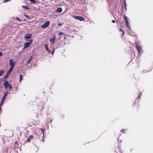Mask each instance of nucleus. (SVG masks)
I'll return each instance as SVG.
<instances>
[{"instance_id":"nucleus-35","label":"nucleus","mask_w":153,"mask_h":153,"mask_svg":"<svg viewBox=\"0 0 153 153\" xmlns=\"http://www.w3.org/2000/svg\"><path fill=\"white\" fill-rule=\"evenodd\" d=\"M1 109V106H0V110Z\"/></svg>"},{"instance_id":"nucleus-14","label":"nucleus","mask_w":153,"mask_h":153,"mask_svg":"<svg viewBox=\"0 0 153 153\" xmlns=\"http://www.w3.org/2000/svg\"><path fill=\"white\" fill-rule=\"evenodd\" d=\"M62 9L61 8H58L57 9V12L60 13L62 12Z\"/></svg>"},{"instance_id":"nucleus-27","label":"nucleus","mask_w":153,"mask_h":153,"mask_svg":"<svg viewBox=\"0 0 153 153\" xmlns=\"http://www.w3.org/2000/svg\"><path fill=\"white\" fill-rule=\"evenodd\" d=\"M22 7H23L24 8H25V9H28V8L26 6H22Z\"/></svg>"},{"instance_id":"nucleus-9","label":"nucleus","mask_w":153,"mask_h":153,"mask_svg":"<svg viewBox=\"0 0 153 153\" xmlns=\"http://www.w3.org/2000/svg\"><path fill=\"white\" fill-rule=\"evenodd\" d=\"M56 36H53V38L51 39H50V41L52 43H54L55 40H56Z\"/></svg>"},{"instance_id":"nucleus-36","label":"nucleus","mask_w":153,"mask_h":153,"mask_svg":"<svg viewBox=\"0 0 153 153\" xmlns=\"http://www.w3.org/2000/svg\"><path fill=\"white\" fill-rule=\"evenodd\" d=\"M64 39H66V37H64Z\"/></svg>"},{"instance_id":"nucleus-16","label":"nucleus","mask_w":153,"mask_h":153,"mask_svg":"<svg viewBox=\"0 0 153 153\" xmlns=\"http://www.w3.org/2000/svg\"><path fill=\"white\" fill-rule=\"evenodd\" d=\"M123 3H124V8H125V10H126L127 5H126V1H124Z\"/></svg>"},{"instance_id":"nucleus-5","label":"nucleus","mask_w":153,"mask_h":153,"mask_svg":"<svg viewBox=\"0 0 153 153\" xmlns=\"http://www.w3.org/2000/svg\"><path fill=\"white\" fill-rule=\"evenodd\" d=\"M73 17L80 21H83L85 20L84 18L82 16L73 15Z\"/></svg>"},{"instance_id":"nucleus-28","label":"nucleus","mask_w":153,"mask_h":153,"mask_svg":"<svg viewBox=\"0 0 153 153\" xmlns=\"http://www.w3.org/2000/svg\"><path fill=\"white\" fill-rule=\"evenodd\" d=\"M17 142H16L15 143V146L16 147L17 146Z\"/></svg>"},{"instance_id":"nucleus-15","label":"nucleus","mask_w":153,"mask_h":153,"mask_svg":"<svg viewBox=\"0 0 153 153\" xmlns=\"http://www.w3.org/2000/svg\"><path fill=\"white\" fill-rule=\"evenodd\" d=\"M141 95V93H140L138 95L137 98L136 99V100H137V101H139V100L140 99V98Z\"/></svg>"},{"instance_id":"nucleus-10","label":"nucleus","mask_w":153,"mask_h":153,"mask_svg":"<svg viewBox=\"0 0 153 153\" xmlns=\"http://www.w3.org/2000/svg\"><path fill=\"white\" fill-rule=\"evenodd\" d=\"M44 46L46 50L47 51H48L49 53H51V51L50 50H49L48 49V44H46L44 45Z\"/></svg>"},{"instance_id":"nucleus-33","label":"nucleus","mask_w":153,"mask_h":153,"mask_svg":"<svg viewBox=\"0 0 153 153\" xmlns=\"http://www.w3.org/2000/svg\"><path fill=\"white\" fill-rule=\"evenodd\" d=\"M112 22L113 23H115V21L114 20H112Z\"/></svg>"},{"instance_id":"nucleus-13","label":"nucleus","mask_w":153,"mask_h":153,"mask_svg":"<svg viewBox=\"0 0 153 153\" xmlns=\"http://www.w3.org/2000/svg\"><path fill=\"white\" fill-rule=\"evenodd\" d=\"M32 59V56H31L30 58V59H29L26 62V64H29V63H30V62H31V59Z\"/></svg>"},{"instance_id":"nucleus-23","label":"nucleus","mask_w":153,"mask_h":153,"mask_svg":"<svg viewBox=\"0 0 153 153\" xmlns=\"http://www.w3.org/2000/svg\"><path fill=\"white\" fill-rule=\"evenodd\" d=\"M29 1L32 3H34L36 2L35 0H29Z\"/></svg>"},{"instance_id":"nucleus-25","label":"nucleus","mask_w":153,"mask_h":153,"mask_svg":"<svg viewBox=\"0 0 153 153\" xmlns=\"http://www.w3.org/2000/svg\"><path fill=\"white\" fill-rule=\"evenodd\" d=\"M59 35H64V34L63 32H61L59 33Z\"/></svg>"},{"instance_id":"nucleus-37","label":"nucleus","mask_w":153,"mask_h":153,"mask_svg":"<svg viewBox=\"0 0 153 153\" xmlns=\"http://www.w3.org/2000/svg\"><path fill=\"white\" fill-rule=\"evenodd\" d=\"M26 16H27V17H28V16H27V15H26Z\"/></svg>"},{"instance_id":"nucleus-30","label":"nucleus","mask_w":153,"mask_h":153,"mask_svg":"<svg viewBox=\"0 0 153 153\" xmlns=\"http://www.w3.org/2000/svg\"><path fill=\"white\" fill-rule=\"evenodd\" d=\"M125 129H122L121 130V132H124V131H125Z\"/></svg>"},{"instance_id":"nucleus-18","label":"nucleus","mask_w":153,"mask_h":153,"mask_svg":"<svg viewBox=\"0 0 153 153\" xmlns=\"http://www.w3.org/2000/svg\"><path fill=\"white\" fill-rule=\"evenodd\" d=\"M4 71L3 70H0V76H1L4 74Z\"/></svg>"},{"instance_id":"nucleus-3","label":"nucleus","mask_w":153,"mask_h":153,"mask_svg":"<svg viewBox=\"0 0 153 153\" xmlns=\"http://www.w3.org/2000/svg\"><path fill=\"white\" fill-rule=\"evenodd\" d=\"M136 48L138 53H140L142 49L139 42H137L135 43Z\"/></svg>"},{"instance_id":"nucleus-17","label":"nucleus","mask_w":153,"mask_h":153,"mask_svg":"<svg viewBox=\"0 0 153 153\" xmlns=\"http://www.w3.org/2000/svg\"><path fill=\"white\" fill-rule=\"evenodd\" d=\"M40 130H41V131H42V134L43 135V137L44 138V137L45 136V135H44V133H45V134H46V132L45 131H44L43 129H42V128H41L40 129Z\"/></svg>"},{"instance_id":"nucleus-8","label":"nucleus","mask_w":153,"mask_h":153,"mask_svg":"<svg viewBox=\"0 0 153 153\" xmlns=\"http://www.w3.org/2000/svg\"><path fill=\"white\" fill-rule=\"evenodd\" d=\"M32 36L31 34H27L25 36V38L26 39H29L31 38Z\"/></svg>"},{"instance_id":"nucleus-31","label":"nucleus","mask_w":153,"mask_h":153,"mask_svg":"<svg viewBox=\"0 0 153 153\" xmlns=\"http://www.w3.org/2000/svg\"><path fill=\"white\" fill-rule=\"evenodd\" d=\"M17 20H19V21L21 22V20L18 18H16Z\"/></svg>"},{"instance_id":"nucleus-21","label":"nucleus","mask_w":153,"mask_h":153,"mask_svg":"<svg viewBox=\"0 0 153 153\" xmlns=\"http://www.w3.org/2000/svg\"><path fill=\"white\" fill-rule=\"evenodd\" d=\"M20 76V82L21 81L22 79V74H20L19 75Z\"/></svg>"},{"instance_id":"nucleus-20","label":"nucleus","mask_w":153,"mask_h":153,"mask_svg":"<svg viewBox=\"0 0 153 153\" xmlns=\"http://www.w3.org/2000/svg\"><path fill=\"white\" fill-rule=\"evenodd\" d=\"M10 74L8 72H7L6 74L4 76V78H7L8 76L10 75Z\"/></svg>"},{"instance_id":"nucleus-12","label":"nucleus","mask_w":153,"mask_h":153,"mask_svg":"<svg viewBox=\"0 0 153 153\" xmlns=\"http://www.w3.org/2000/svg\"><path fill=\"white\" fill-rule=\"evenodd\" d=\"M7 94H8L7 92L4 94V95L2 97V100H4V101L5 100L6 97L7 96Z\"/></svg>"},{"instance_id":"nucleus-11","label":"nucleus","mask_w":153,"mask_h":153,"mask_svg":"<svg viewBox=\"0 0 153 153\" xmlns=\"http://www.w3.org/2000/svg\"><path fill=\"white\" fill-rule=\"evenodd\" d=\"M33 138V136L31 135L27 139L26 141L27 142H30V140L32 139Z\"/></svg>"},{"instance_id":"nucleus-26","label":"nucleus","mask_w":153,"mask_h":153,"mask_svg":"<svg viewBox=\"0 0 153 153\" xmlns=\"http://www.w3.org/2000/svg\"><path fill=\"white\" fill-rule=\"evenodd\" d=\"M10 0H4V1L3 2H8V1H10Z\"/></svg>"},{"instance_id":"nucleus-29","label":"nucleus","mask_w":153,"mask_h":153,"mask_svg":"<svg viewBox=\"0 0 153 153\" xmlns=\"http://www.w3.org/2000/svg\"><path fill=\"white\" fill-rule=\"evenodd\" d=\"M2 55V53L0 52V56H1Z\"/></svg>"},{"instance_id":"nucleus-4","label":"nucleus","mask_w":153,"mask_h":153,"mask_svg":"<svg viewBox=\"0 0 153 153\" xmlns=\"http://www.w3.org/2000/svg\"><path fill=\"white\" fill-rule=\"evenodd\" d=\"M128 18L126 16H125V20L126 22V27L129 30L131 29V27L129 25V22L128 20Z\"/></svg>"},{"instance_id":"nucleus-19","label":"nucleus","mask_w":153,"mask_h":153,"mask_svg":"<svg viewBox=\"0 0 153 153\" xmlns=\"http://www.w3.org/2000/svg\"><path fill=\"white\" fill-rule=\"evenodd\" d=\"M13 69V68H10L7 71V72H8L10 74Z\"/></svg>"},{"instance_id":"nucleus-32","label":"nucleus","mask_w":153,"mask_h":153,"mask_svg":"<svg viewBox=\"0 0 153 153\" xmlns=\"http://www.w3.org/2000/svg\"><path fill=\"white\" fill-rule=\"evenodd\" d=\"M54 50H53V51H52V55L53 54V53H54Z\"/></svg>"},{"instance_id":"nucleus-1","label":"nucleus","mask_w":153,"mask_h":153,"mask_svg":"<svg viewBox=\"0 0 153 153\" xmlns=\"http://www.w3.org/2000/svg\"><path fill=\"white\" fill-rule=\"evenodd\" d=\"M33 41L32 39L29 40L28 42H26L24 44V48H26L30 46V44H31Z\"/></svg>"},{"instance_id":"nucleus-24","label":"nucleus","mask_w":153,"mask_h":153,"mask_svg":"<svg viewBox=\"0 0 153 153\" xmlns=\"http://www.w3.org/2000/svg\"><path fill=\"white\" fill-rule=\"evenodd\" d=\"M4 101V100H2L1 101V103H0V106H1V105L3 104Z\"/></svg>"},{"instance_id":"nucleus-34","label":"nucleus","mask_w":153,"mask_h":153,"mask_svg":"<svg viewBox=\"0 0 153 153\" xmlns=\"http://www.w3.org/2000/svg\"><path fill=\"white\" fill-rule=\"evenodd\" d=\"M58 25H59V26H60V25H61V24H60V23H59V24Z\"/></svg>"},{"instance_id":"nucleus-2","label":"nucleus","mask_w":153,"mask_h":153,"mask_svg":"<svg viewBox=\"0 0 153 153\" xmlns=\"http://www.w3.org/2000/svg\"><path fill=\"white\" fill-rule=\"evenodd\" d=\"M4 85L6 89L9 88L10 89H11L12 88V86L9 84L7 81H5V82H4Z\"/></svg>"},{"instance_id":"nucleus-22","label":"nucleus","mask_w":153,"mask_h":153,"mask_svg":"<svg viewBox=\"0 0 153 153\" xmlns=\"http://www.w3.org/2000/svg\"><path fill=\"white\" fill-rule=\"evenodd\" d=\"M119 31L122 32V36H123V35L124 33L123 31L122 30V29H120V28L119 29Z\"/></svg>"},{"instance_id":"nucleus-6","label":"nucleus","mask_w":153,"mask_h":153,"mask_svg":"<svg viewBox=\"0 0 153 153\" xmlns=\"http://www.w3.org/2000/svg\"><path fill=\"white\" fill-rule=\"evenodd\" d=\"M9 65L10 67V68H13L15 66V62L13 61V59H10L9 61Z\"/></svg>"},{"instance_id":"nucleus-7","label":"nucleus","mask_w":153,"mask_h":153,"mask_svg":"<svg viewBox=\"0 0 153 153\" xmlns=\"http://www.w3.org/2000/svg\"><path fill=\"white\" fill-rule=\"evenodd\" d=\"M50 22L49 21H47L42 25L41 27L43 28H45L47 27L50 25Z\"/></svg>"}]
</instances>
